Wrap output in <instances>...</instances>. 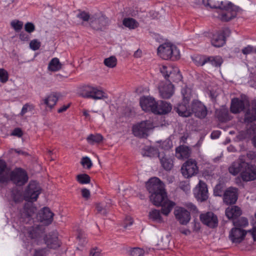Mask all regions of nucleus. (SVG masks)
Here are the masks:
<instances>
[{
    "label": "nucleus",
    "mask_w": 256,
    "mask_h": 256,
    "mask_svg": "<svg viewBox=\"0 0 256 256\" xmlns=\"http://www.w3.org/2000/svg\"><path fill=\"white\" fill-rule=\"evenodd\" d=\"M146 188L150 194L151 202L156 206H161L162 213L168 216L176 203L168 199L164 183L158 178H151L146 183Z\"/></svg>",
    "instance_id": "nucleus-1"
},
{
    "label": "nucleus",
    "mask_w": 256,
    "mask_h": 256,
    "mask_svg": "<svg viewBox=\"0 0 256 256\" xmlns=\"http://www.w3.org/2000/svg\"><path fill=\"white\" fill-rule=\"evenodd\" d=\"M36 182H30L24 193V199L28 202L24 204L22 210L20 212V222L31 223L32 216L37 210L32 202L36 200L41 192Z\"/></svg>",
    "instance_id": "nucleus-2"
},
{
    "label": "nucleus",
    "mask_w": 256,
    "mask_h": 256,
    "mask_svg": "<svg viewBox=\"0 0 256 256\" xmlns=\"http://www.w3.org/2000/svg\"><path fill=\"white\" fill-rule=\"evenodd\" d=\"M158 54L162 59L175 60L180 58V52L177 48L170 44L164 43L158 48Z\"/></svg>",
    "instance_id": "nucleus-3"
},
{
    "label": "nucleus",
    "mask_w": 256,
    "mask_h": 256,
    "mask_svg": "<svg viewBox=\"0 0 256 256\" xmlns=\"http://www.w3.org/2000/svg\"><path fill=\"white\" fill-rule=\"evenodd\" d=\"M183 96L182 102L174 108L178 115L183 117H188L191 116L190 108L188 104L191 98L190 90L187 88H183L182 90Z\"/></svg>",
    "instance_id": "nucleus-4"
},
{
    "label": "nucleus",
    "mask_w": 256,
    "mask_h": 256,
    "mask_svg": "<svg viewBox=\"0 0 256 256\" xmlns=\"http://www.w3.org/2000/svg\"><path fill=\"white\" fill-rule=\"evenodd\" d=\"M221 10H224L218 16V18L224 22H228L236 17L237 14L242 11L238 6H234L231 2H228L226 5L224 4Z\"/></svg>",
    "instance_id": "nucleus-5"
},
{
    "label": "nucleus",
    "mask_w": 256,
    "mask_h": 256,
    "mask_svg": "<svg viewBox=\"0 0 256 256\" xmlns=\"http://www.w3.org/2000/svg\"><path fill=\"white\" fill-rule=\"evenodd\" d=\"M231 229L229 232L228 238L232 244H238L242 243L246 237L248 230H246L241 227L242 225H237ZM246 226V225H243Z\"/></svg>",
    "instance_id": "nucleus-6"
},
{
    "label": "nucleus",
    "mask_w": 256,
    "mask_h": 256,
    "mask_svg": "<svg viewBox=\"0 0 256 256\" xmlns=\"http://www.w3.org/2000/svg\"><path fill=\"white\" fill-rule=\"evenodd\" d=\"M28 176L26 172L22 168H16L9 172V180L18 186H22L26 184L28 180Z\"/></svg>",
    "instance_id": "nucleus-7"
},
{
    "label": "nucleus",
    "mask_w": 256,
    "mask_h": 256,
    "mask_svg": "<svg viewBox=\"0 0 256 256\" xmlns=\"http://www.w3.org/2000/svg\"><path fill=\"white\" fill-rule=\"evenodd\" d=\"M153 128L152 123L150 120L142 122L132 128V132L136 136L142 138L148 136V131Z\"/></svg>",
    "instance_id": "nucleus-8"
},
{
    "label": "nucleus",
    "mask_w": 256,
    "mask_h": 256,
    "mask_svg": "<svg viewBox=\"0 0 256 256\" xmlns=\"http://www.w3.org/2000/svg\"><path fill=\"white\" fill-rule=\"evenodd\" d=\"M182 175L186 178H189L196 174L198 172V168L196 160L192 158L187 160L181 168Z\"/></svg>",
    "instance_id": "nucleus-9"
},
{
    "label": "nucleus",
    "mask_w": 256,
    "mask_h": 256,
    "mask_svg": "<svg viewBox=\"0 0 256 256\" xmlns=\"http://www.w3.org/2000/svg\"><path fill=\"white\" fill-rule=\"evenodd\" d=\"M108 24V18L101 14L92 15L89 22L90 26L96 30H102Z\"/></svg>",
    "instance_id": "nucleus-10"
},
{
    "label": "nucleus",
    "mask_w": 256,
    "mask_h": 256,
    "mask_svg": "<svg viewBox=\"0 0 256 256\" xmlns=\"http://www.w3.org/2000/svg\"><path fill=\"white\" fill-rule=\"evenodd\" d=\"M191 115L194 114L195 116L200 118H204L207 115L208 110L205 106L200 101L194 100L190 106Z\"/></svg>",
    "instance_id": "nucleus-11"
},
{
    "label": "nucleus",
    "mask_w": 256,
    "mask_h": 256,
    "mask_svg": "<svg viewBox=\"0 0 256 256\" xmlns=\"http://www.w3.org/2000/svg\"><path fill=\"white\" fill-rule=\"evenodd\" d=\"M174 214L176 219L180 224H187L190 220V212L181 206H176L174 210Z\"/></svg>",
    "instance_id": "nucleus-12"
},
{
    "label": "nucleus",
    "mask_w": 256,
    "mask_h": 256,
    "mask_svg": "<svg viewBox=\"0 0 256 256\" xmlns=\"http://www.w3.org/2000/svg\"><path fill=\"white\" fill-rule=\"evenodd\" d=\"M195 197L200 202L206 201L208 198V190L207 185L200 180L194 190Z\"/></svg>",
    "instance_id": "nucleus-13"
},
{
    "label": "nucleus",
    "mask_w": 256,
    "mask_h": 256,
    "mask_svg": "<svg viewBox=\"0 0 256 256\" xmlns=\"http://www.w3.org/2000/svg\"><path fill=\"white\" fill-rule=\"evenodd\" d=\"M248 166V162H246L245 156H241L238 159L234 162L229 167V172L232 174L236 176L240 172L244 170L246 167Z\"/></svg>",
    "instance_id": "nucleus-14"
},
{
    "label": "nucleus",
    "mask_w": 256,
    "mask_h": 256,
    "mask_svg": "<svg viewBox=\"0 0 256 256\" xmlns=\"http://www.w3.org/2000/svg\"><path fill=\"white\" fill-rule=\"evenodd\" d=\"M160 96L162 98H170L174 93V86L170 82H161L158 86Z\"/></svg>",
    "instance_id": "nucleus-15"
},
{
    "label": "nucleus",
    "mask_w": 256,
    "mask_h": 256,
    "mask_svg": "<svg viewBox=\"0 0 256 256\" xmlns=\"http://www.w3.org/2000/svg\"><path fill=\"white\" fill-rule=\"evenodd\" d=\"M244 122L248 124L256 122V100H252L250 106L244 112Z\"/></svg>",
    "instance_id": "nucleus-16"
},
{
    "label": "nucleus",
    "mask_w": 256,
    "mask_h": 256,
    "mask_svg": "<svg viewBox=\"0 0 256 256\" xmlns=\"http://www.w3.org/2000/svg\"><path fill=\"white\" fill-rule=\"evenodd\" d=\"M44 239L45 244L50 248L56 249L60 246L58 232L56 231H53L46 234Z\"/></svg>",
    "instance_id": "nucleus-17"
},
{
    "label": "nucleus",
    "mask_w": 256,
    "mask_h": 256,
    "mask_svg": "<svg viewBox=\"0 0 256 256\" xmlns=\"http://www.w3.org/2000/svg\"><path fill=\"white\" fill-rule=\"evenodd\" d=\"M240 176L243 181L250 182L256 180V166L249 164L240 173Z\"/></svg>",
    "instance_id": "nucleus-18"
},
{
    "label": "nucleus",
    "mask_w": 256,
    "mask_h": 256,
    "mask_svg": "<svg viewBox=\"0 0 256 256\" xmlns=\"http://www.w3.org/2000/svg\"><path fill=\"white\" fill-rule=\"evenodd\" d=\"M238 197V188L230 187L224 194L223 200L226 204H232L236 202Z\"/></svg>",
    "instance_id": "nucleus-19"
},
{
    "label": "nucleus",
    "mask_w": 256,
    "mask_h": 256,
    "mask_svg": "<svg viewBox=\"0 0 256 256\" xmlns=\"http://www.w3.org/2000/svg\"><path fill=\"white\" fill-rule=\"evenodd\" d=\"M156 102L150 96H143L140 98V106L143 110L154 114Z\"/></svg>",
    "instance_id": "nucleus-20"
},
{
    "label": "nucleus",
    "mask_w": 256,
    "mask_h": 256,
    "mask_svg": "<svg viewBox=\"0 0 256 256\" xmlns=\"http://www.w3.org/2000/svg\"><path fill=\"white\" fill-rule=\"evenodd\" d=\"M158 158L162 167L166 171L170 170L174 166V160L172 157L164 152L158 153Z\"/></svg>",
    "instance_id": "nucleus-21"
},
{
    "label": "nucleus",
    "mask_w": 256,
    "mask_h": 256,
    "mask_svg": "<svg viewBox=\"0 0 256 256\" xmlns=\"http://www.w3.org/2000/svg\"><path fill=\"white\" fill-rule=\"evenodd\" d=\"M54 213L48 207H44L37 214L36 218L40 222L50 224L53 220Z\"/></svg>",
    "instance_id": "nucleus-22"
},
{
    "label": "nucleus",
    "mask_w": 256,
    "mask_h": 256,
    "mask_svg": "<svg viewBox=\"0 0 256 256\" xmlns=\"http://www.w3.org/2000/svg\"><path fill=\"white\" fill-rule=\"evenodd\" d=\"M199 218L202 224H218V222L217 216L212 212L200 213Z\"/></svg>",
    "instance_id": "nucleus-23"
},
{
    "label": "nucleus",
    "mask_w": 256,
    "mask_h": 256,
    "mask_svg": "<svg viewBox=\"0 0 256 256\" xmlns=\"http://www.w3.org/2000/svg\"><path fill=\"white\" fill-rule=\"evenodd\" d=\"M172 104L166 101L160 100L156 102L154 114H165L170 112Z\"/></svg>",
    "instance_id": "nucleus-24"
},
{
    "label": "nucleus",
    "mask_w": 256,
    "mask_h": 256,
    "mask_svg": "<svg viewBox=\"0 0 256 256\" xmlns=\"http://www.w3.org/2000/svg\"><path fill=\"white\" fill-rule=\"evenodd\" d=\"M244 109V102L238 98H234L232 100L230 112L233 114H238Z\"/></svg>",
    "instance_id": "nucleus-25"
},
{
    "label": "nucleus",
    "mask_w": 256,
    "mask_h": 256,
    "mask_svg": "<svg viewBox=\"0 0 256 256\" xmlns=\"http://www.w3.org/2000/svg\"><path fill=\"white\" fill-rule=\"evenodd\" d=\"M30 226L28 230V236L32 239L40 237L44 232V226L46 225H35Z\"/></svg>",
    "instance_id": "nucleus-26"
},
{
    "label": "nucleus",
    "mask_w": 256,
    "mask_h": 256,
    "mask_svg": "<svg viewBox=\"0 0 256 256\" xmlns=\"http://www.w3.org/2000/svg\"><path fill=\"white\" fill-rule=\"evenodd\" d=\"M225 213L226 217L228 219L234 220L242 214V212L240 208L238 206H234L228 208L226 210Z\"/></svg>",
    "instance_id": "nucleus-27"
},
{
    "label": "nucleus",
    "mask_w": 256,
    "mask_h": 256,
    "mask_svg": "<svg viewBox=\"0 0 256 256\" xmlns=\"http://www.w3.org/2000/svg\"><path fill=\"white\" fill-rule=\"evenodd\" d=\"M9 180V171L6 162L0 160V182H6Z\"/></svg>",
    "instance_id": "nucleus-28"
},
{
    "label": "nucleus",
    "mask_w": 256,
    "mask_h": 256,
    "mask_svg": "<svg viewBox=\"0 0 256 256\" xmlns=\"http://www.w3.org/2000/svg\"><path fill=\"white\" fill-rule=\"evenodd\" d=\"M176 154L179 159L187 158L190 156V150L187 146H180L176 148Z\"/></svg>",
    "instance_id": "nucleus-29"
},
{
    "label": "nucleus",
    "mask_w": 256,
    "mask_h": 256,
    "mask_svg": "<svg viewBox=\"0 0 256 256\" xmlns=\"http://www.w3.org/2000/svg\"><path fill=\"white\" fill-rule=\"evenodd\" d=\"M211 42L212 45L215 47L222 46L226 42L224 36L220 34V32H217L213 35Z\"/></svg>",
    "instance_id": "nucleus-30"
},
{
    "label": "nucleus",
    "mask_w": 256,
    "mask_h": 256,
    "mask_svg": "<svg viewBox=\"0 0 256 256\" xmlns=\"http://www.w3.org/2000/svg\"><path fill=\"white\" fill-rule=\"evenodd\" d=\"M216 114L219 121L226 122L231 120L229 116L228 110L227 108H221L216 112Z\"/></svg>",
    "instance_id": "nucleus-31"
},
{
    "label": "nucleus",
    "mask_w": 256,
    "mask_h": 256,
    "mask_svg": "<svg viewBox=\"0 0 256 256\" xmlns=\"http://www.w3.org/2000/svg\"><path fill=\"white\" fill-rule=\"evenodd\" d=\"M107 98L108 96L104 92L98 90L96 87L93 86V90H92V94H90V98L98 100Z\"/></svg>",
    "instance_id": "nucleus-32"
},
{
    "label": "nucleus",
    "mask_w": 256,
    "mask_h": 256,
    "mask_svg": "<svg viewBox=\"0 0 256 256\" xmlns=\"http://www.w3.org/2000/svg\"><path fill=\"white\" fill-rule=\"evenodd\" d=\"M202 3L205 6L212 8L220 9L224 5L222 0H202Z\"/></svg>",
    "instance_id": "nucleus-33"
},
{
    "label": "nucleus",
    "mask_w": 256,
    "mask_h": 256,
    "mask_svg": "<svg viewBox=\"0 0 256 256\" xmlns=\"http://www.w3.org/2000/svg\"><path fill=\"white\" fill-rule=\"evenodd\" d=\"M58 100V97L55 93L51 94L43 100L44 104L50 108H52L56 104Z\"/></svg>",
    "instance_id": "nucleus-34"
},
{
    "label": "nucleus",
    "mask_w": 256,
    "mask_h": 256,
    "mask_svg": "<svg viewBox=\"0 0 256 256\" xmlns=\"http://www.w3.org/2000/svg\"><path fill=\"white\" fill-rule=\"evenodd\" d=\"M170 79H168V82H178L182 79V76L178 68L174 69L172 71H170V74L168 75Z\"/></svg>",
    "instance_id": "nucleus-35"
},
{
    "label": "nucleus",
    "mask_w": 256,
    "mask_h": 256,
    "mask_svg": "<svg viewBox=\"0 0 256 256\" xmlns=\"http://www.w3.org/2000/svg\"><path fill=\"white\" fill-rule=\"evenodd\" d=\"M93 86L89 85L84 86L79 88V94L84 98H90Z\"/></svg>",
    "instance_id": "nucleus-36"
},
{
    "label": "nucleus",
    "mask_w": 256,
    "mask_h": 256,
    "mask_svg": "<svg viewBox=\"0 0 256 256\" xmlns=\"http://www.w3.org/2000/svg\"><path fill=\"white\" fill-rule=\"evenodd\" d=\"M103 138L102 135L100 134H90L87 137L86 140L89 144H94L102 142Z\"/></svg>",
    "instance_id": "nucleus-37"
},
{
    "label": "nucleus",
    "mask_w": 256,
    "mask_h": 256,
    "mask_svg": "<svg viewBox=\"0 0 256 256\" xmlns=\"http://www.w3.org/2000/svg\"><path fill=\"white\" fill-rule=\"evenodd\" d=\"M157 149L152 147H146L142 150V154L144 156L154 157L158 155Z\"/></svg>",
    "instance_id": "nucleus-38"
},
{
    "label": "nucleus",
    "mask_w": 256,
    "mask_h": 256,
    "mask_svg": "<svg viewBox=\"0 0 256 256\" xmlns=\"http://www.w3.org/2000/svg\"><path fill=\"white\" fill-rule=\"evenodd\" d=\"M48 70L50 71H58L62 68V64L59 60L56 58H53L50 62L48 66Z\"/></svg>",
    "instance_id": "nucleus-39"
},
{
    "label": "nucleus",
    "mask_w": 256,
    "mask_h": 256,
    "mask_svg": "<svg viewBox=\"0 0 256 256\" xmlns=\"http://www.w3.org/2000/svg\"><path fill=\"white\" fill-rule=\"evenodd\" d=\"M122 24L130 29H134L138 26V22L130 18H124L122 20Z\"/></svg>",
    "instance_id": "nucleus-40"
},
{
    "label": "nucleus",
    "mask_w": 256,
    "mask_h": 256,
    "mask_svg": "<svg viewBox=\"0 0 256 256\" xmlns=\"http://www.w3.org/2000/svg\"><path fill=\"white\" fill-rule=\"evenodd\" d=\"M207 63H209L214 66H220L222 63V59L220 56H208Z\"/></svg>",
    "instance_id": "nucleus-41"
},
{
    "label": "nucleus",
    "mask_w": 256,
    "mask_h": 256,
    "mask_svg": "<svg viewBox=\"0 0 256 256\" xmlns=\"http://www.w3.org/2000/svg\"><path fill=\"white\" fill-rule=\"evenodd\" d=\"M170 240V236L168 234L162 237L160 241L158 244L159 248L161 250H166L168 248L169 246Z\"/></svg>",
    "instance_id": "nucleus-42"
},
{
    "label": "nucleus",
    "mask_w": 256,
    "mask_h": 256,
    "mask_svg": "<svg viewBox=\"0 0 256 256\" xmlns=\"http://www.w3.org/2000/svg\"><path fill=\"white\" fill-rule=\"evenodd\" d=\"M76 17L82 20L83 22H88L90 21L91 15L89 12L84 10H78Z\"/></svg>",
    "instance_id": "nucleus-43"
},
{
    "label": "nucleus",
    "mask_w": 256,
    "mask_h": 256,
    "mask_svg": "<svg viewBox=\"0 0 256 256\" xmlns=\"http://www.w3.org/2000/svg\"><path fill=\"white\" fill-rule=\"evenodd\" d=\"M76 180L80 184H88L90 182V176L86 174H80L76 176Z\"/></svg>",
    "instance_id": "nucleus-44"
},
{
    "label": "nucleus",
    "mask_w": 256,
    "mask_h": 256,
    "mask_svg": "<svg viewBox=\"0 0 256 256\" xmlns=\"http://www.w3.org/2000/svg\"><path fill=\"white\" fill-rule=\"evenodd\" d=\"M207 56L198 55L194 58L193 60L197 66H202L207 64Z\"/></svg>",
    "instance_id": "nucleus-45"
},
{
    "label": "nucleus",
    "mask_w": 256,
    "mask_h": 256,
    "mask_svg": "<svg viewBox=\"0 0 256 256\" xmlns=\"http://www.w3.org/2000/svg\"><path fill=\"white\" fill-rule=\"evenodd\" d=\"M149 217L153 220L161 222V216L160 211L157 210H153L149 213Z\"/></svg>",
    "instance_id": "nucleus-46"
},
{
    "label": "nucleus",
    "mask_w": 256,
    "mask_h": 256,
    "mask_svg": "<svg viewBox=\"0 0 256 256\" xmlns=\"http://www.w3.org/2000/svg\"><path fill=\"white\" fill-rule=\"evenodd\" d=\"M117 60L115 56H111L104 60V64L109 68H114L116 65Z\"/></svg>",
    "instance_id": "nucleus-47"
},
{
    "label": "nucleus",
    "mask_w": 256,
    "mask_h": 256,
    "mask_svg": "<svg viewBox=\"0 0 256 256\" xmlns=\"http://www.w3.org/2000/svg\"><path fill=\"white\" fill-rule=\"evenodd\" d=\"M224 186L221 184H216L214 190V194L215 196H224Z\"/></svg>",
    "instance_id": "nucleus-48"
},
{
    "label": "nucleus",
    "mask_w": 256,
    "mask_h": 256,
    "mask_svg": "<svg viewBox=\"0 0 256 256\" xmlns=\"http://www.w3.org/2000/svg\"><path fill=\"white\" fill-rule=\"evenodd\" d=\"M248 133L250 135H254L252 139V141L254 146L256 148V124L251 126L248 130Z\"/></svg>",
    "instance_id": "nucleus-49"
},
{
    "label": "nucleus",
    "mask_w": 256,
    "mask_h": 256,
    "mask_svg": "<svg viewBox=\"0 0 256 256\" xmlns=\"http://www.w3.org/2000/svg\"><path fill=\"white\" fill-rule=\"evenodd\" d=\"M8 79V74L4 68H0V82L6 83Z\"/></svg>",
    "instance_id": "nucleus-50"
},
{
    "label": "nucleus",
    "mask_w": 256,
    "mask_h": 256,
    "mask_svg": "<svg viewBox=\"0 0 256 256\" xmlns=\"http://www.w3.org/2000/svg\"><path fill=\"white\" fill-rule=\"evenodd\" d=\"M184 206L188 209L192 214H198L199 211L196 206L190 202L184 204Z\"/></svg>",
    "instance_id": "nucleus-51"
},
{
    "label": "nucleus",
    "mask_w": 256,
    "mask_h": 256,
    "mask_svg": "<svg viewBox=\"0 0 256 256\" xmlns=\"http://www.w3.org/2000/svg\"><path fill=\"white\" fill-rule=\"evenodd\" d=\"M144 250L139 248H134L130 250L132 256H144Z\"/></svg>",
    "instance_id": "nucleus-52"
},
{
    "label": "nucleus",
    "mask_w": 256,
    "mask_h": 256,
    "mask_svg": "<svg viewBox=\"0 0 256 256\" xmlns=\"http://www.w3.org/2000/svg\"><path fill=\"white\" fill-rule=\"evenodd\" d=\"M80 164L83 166H86V168L88 169H90L92 166V163L91 160L88 156L83 157L82 158Z\"/></svg>",
    "instance_id": "nucleus-53"
},
{
    "label": "nucleus",
    "mask_w": 256,
    "mask_h": 256,
    "mask_svg": "<svg viewBox=\"0 0 256 256\" xmlns=\"http://www.w3.org/2000/svg\"><path fill=\"white\" fill-rule=\"evenodd\" d=\"M11 26L16 32H19L22 28V22L19 20H13L10 23Z\"/></svg>",
    "instance_id": "nucleus-54"
},
{
    "label": "nucleus",
    "mask_w": 256,
    "mask_h": 256,
    "mask_svg": "<svg viewBox=\"0 0 256 256\" xmlns=\"http://www.w3.org/2000/svg\"><path fill=\"white\" fill-rule=\"evenodd\" d=\"M47 250L46 248H38L34 250L32 256H46Z\"/></svg>",
    "instance_id": "nucleus-55"
},
{
    "label": "nucleus",
    "mask_w": 256,
    "mask_h": 256,
    "mask_svg": "<svg viewBox=\"0 0 256 256\" xmlns=\"http://www.w3.org/2000/svg\"><path fill=\"white\" fill-rule=\"evenodd\" d=\"M12 196L13 200L16 202H20L23 200L22 194L18 191L13 192L12 194Z\"/></svg>",
    "instance_id": "nucleus-56"
},
{
    "label": "nucleus",
    "mask_w": 256,
    "mask_h": 256,
    "mask_svg": "<svg viewBox=\"0 0 256 256\" xmlns=\"http://www.w3.org/2000/svg\"><path fill=\"white\" fill-rule=\"evenodd\" d=\"M30 46L34 50H38L40 46V42L38 40H34L30 42Z\"/></svg>",
    "instance_id": "nucleus-57"
},
{
    "label": "nucleus",
    "mask_w": 256,
    "mask_h": 256,
    "mask_svg": "<svg viewBox=\"0 0 256 256\" xmlns=\"http://www.w3.org/2000/svg\"><path fill=\"white\" fill-rule=\"evenodd\" d=\"M179 188L183 191L187 192L190 190V185L186 182H182L180 183Z\"/></svg>",
    "instance_id": "nucleus-58"
},
{
    "label": "nucleus",
    "mask_w": 256,
    "mask_h": 256,
    "mask_svg": "<svg viewBox=\"0 0 256 256\" xmlns=\"http://www.w3.org/2000/svg\"><path fill=\"white\" fill-rule=\"evenodd\" d=\"M96 209L98 213L103 215H106L107 214V209L101 204H97L96 206Z\"/></svg>",
    "instance_id": "nucleus-59"
},
{
    "label": "nucleus",
    "mask_w": 256,
    "mask_h": 256,
    "mask_svg": "<svg viewBox=\"0 0 256 256\" xmlns=\"http://www.w3.org/2000/svg\"><path fill=\"white\" fill-rule=\"evenodd\" d=\"M24 29L28 32L31 33L35 30V26L32 22H28L25 24Z\"/></svg>",
    "instance_id": "nucleus-60"
},
{
    "label": "nucleus",
    "mask_w": 256,
    "mask_h": 256,
    "mask_svg": "<svg viewBox=\"0 0 256 256\" xmlns=\"http://www.w3.org/2000/svg\"><path fill=\"white\" fill-rule=\"evenodd\" d=\"M168 68L166 66H162L160 68L161 73L163 74L166 80H168L169 78L168 75L170 74V71L168 70Z\"/></svg>",
    "instance_id": "nucleus-61"
},
{
    "label": "nucleus",
    "mask_w": 256,
    "mask_h": 256,
    "mask_svg": "<svg viewBox=\"0 0 256 256\" xmlns=\"http://www.w3.org/2000/svg\"><path fill=\"white\" fill-rule=\"evenodd\" d=\"M32 106L28 104H25L22 108L20 114L22 116H24L26 112H28V110H31L32 109Z\"/></svg>",
    "instance_id": "nucleus-62"
},
{
    "label": "nucleus",
    "mask_w": 256,
    "mask_h": 256,
    "mask_svg": "<svg viewBox=\"0 0 256 256\" xmlns=\"http://www.w3.org/2000/svg\"><path fill=\"white\" fill-rule=\"evenodd\" d=\"M82 196L86 200H88L90 196V190L86 188H84L81 190Z\"/></svg>",
    "instance_id": "nucleus-63"
},
{
    "label": "nucleus",
    "mask_w": 256,
    "mask_h": 256,
    "mask_svg": "<svg viewBox=\"0 0 256 256\" xmlns=\"http://www.w3.org/2000/svg\"><path fill=\"white\" fill-rule=\"evenodd\" d=\"M248 233H250L254 242H256V225H254L252 228L248 230Z\"/></svg>",
    "instance_id": "nucleus-64"
}]
</instances>
